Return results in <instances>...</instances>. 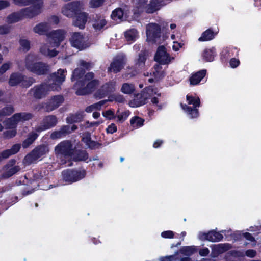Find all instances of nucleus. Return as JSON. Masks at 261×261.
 <instances>
[{
  "instance_id": "17",
  "label": "nucleus",
  "mask_w": 261,
  "mask_h": 261,
  "mask_svg": "<svg viewBox=\"0 0 261 261\" xmlns=\"http://www.w3.org/2000/svg\"><path fill=\"white\" fill-rule=\"evenodd\" d=\"M72 46L81 50L85 49L87 46L84 41L83 35L80 32H74L70 39Z\"/></svg>"
},
{
  "instance_id": "51",
  "label": "nucleus",
  "mask_w": 261,
  "mask_h": 261,
  "mask_svg": "<svg viewBox=\"0 0 261 261\" xmlns=\"http://www.w3.org/2000/svg\"><path fill=\"white\" fill-rule=\"evenodd\" d=\"M19 43L23 50L25 52L28 51L31 48L30 42L27 39H20Z\"/></svg>"
},
{
  "instance_id": "35",
  "label": "nucleus",
  "mask_w": 261,
  "mask_h": 261,
  "mask_svg": "<svg viewBox=\"0 0 261 261\" xmlns=\"http://www.w3.org/2000/svg\"><path fill=\"white\" fill-rule=\"evenodd\" d=\"M39 135L37 133L31 132L28 135L27 138L22 142V146L23 148L29 147L38 138Z\"/></svg>"
},
{
  "instance_id": "31",
  "label": "nucleus",
  "mask_w": 261,
  "mask_h": 261,
  "mask_svg": "<svg viewBox=\"0 0 261 261\" xmlns=\"http://www.w3.org/2000/svg\"><path fill=\"white\" fill-rule=\"evenodd\" d=\"M216 35V33H214L211 28H208L202 33L201 36L198 38V41L204 42L212 40L215 38Z\"/></svg>"
},
{
  "instance_id": "39",
  "label": "nucleus",
  "mask_w": 261,
  "mask_h": 261,
  "mask_svg": "<svg viewBox=\"0 0 261 261\" xmlns=\"http://www.w3.org/2000/svg\"><path fill=\"white\" fill-rule=\"evenodd\" d=\"M198 251V249L195 246H184L180 249V252L184 255L190 256Z\"/></svg>"
},
{
  "instance_id": "62",
  "label": "nucleus",
  "mask_w": 261,
  "mask_h": 261,
  "mask_svg": "<svg viewBox=\"0 0 261 261\" xmlns=\"http://www.w3.org/2000/svg\"><path fill=\"white\" fill-rule=\"evenodd\" d=\"M154 68L155 72L157 74H160L159 77L163 78L165 76V73L164 71L161 70L162 69V67L160 65H155L154 66Z\"/></svg>"
},
{
  "instance_id": "45",
  "label": "nucleus",
  "mask_w": 261,
  "mask_h": 261,
  "mask_svg": "<svg viewBox=\"0 0 261 261\" xmlns=\"http://www.w3.org/2000/svg\"><path fill=\"white\" fill-rule=\"evenodd\" d=\"M39 0H12L13 3L18 6H26L35 3Z\"/></svg>"
},
{
  "instance_id": "44",
  "label": "nucleus",
  "mask_w": 261,
  "mask_h": 261,
  "mask_svg": "<svg viewBox=\"0 0 261 261\" xmlns=\"http://www.w3.org/2000/svg\"><path fill=\"white\" fill-rule=\"evenodd\" d=\"M124 14V10L121 8H117L112 11L111 17L113 19H121Z\"/></svg>"
},
{
  "instance_id": "48",
  "label": "nucleus",
  "mask_w": 261,
  "mask_h": 261,
  "mask_svg": "<svg viewBox=\"0 0 261 261\" xmlns=\"http://www.w3.org/2000/svg\"><path fill=\"white\" fill-rule=\"evenodd\" d=\"M144 120L138 116H134L130 120L132 125L136 124L137 127H141L144 124Z\"/></svg>"
},
{
  "instance_id": "40",
  "label": "nucleus",
  "mask_w": 261,
  "mask_h": 261,
  "mask_svg": "<svg viewBox=\"0 0 261 261\" xmlns=\"http://www.w3.org/2000/svg\"><path fill=\"white\" fill-rule=\"evenodd\" d=\"M110 84L106 83L103 85L102 89H98L95 93V95L96 98L101 99L105 97L110 91L109 90Z\"/></svg>"
},
{
  "instance_id": "60",
  "label": "nucleus",
  "mask_w": 261,
  "mask_h": 261,
  "mask_svg": "<svg viewBox=\"0 0 261 261\" xmlns=\"http://www.w3.org/2000/svg\"><path fill=\"white\" fill-rule=\"evenodd\" d=\"M117 130V126L114 123H111L106 128V132L107 134H113Z\"/></svg>"
},
{
  "instance_id": "47",
  "label": "nucleus",
  "mask_w": 261,
  "mask_h": 261,
  "mask_svg": "<svg viewBox=\"0 0 261 261\" xmlns=\"http://www.w3.org/2000/svg\"><path fill=\"white\" fill-rule=\"evenodd\" d=\"M14 111V108L11 105L7 106L0 110V112L5 117L11 115Z\"/></svg>"
},
{
  "instance_id": "13",
  "label": "nucleus",
  "mask_w": 261,
  "mask_h": 261,
  "mask_svg": "<svg viewBox=\"0 0 261 261\" xmlns=\"http://www.w3.org/2000/svg\"><path fill=\"white\" fill-rule=\"evenodd\" d=\"M57 122L58 120L56 116L53 115L47 116L43 119L41 125L35 128V130L37 133H41L54 127Z\"/></svg>"
},
{
  "instance_id": "20",
  "label": "nucleus",
  "mask_w": 261,
  "mask_h": 261,
  "mask_svg": "<svg viewBox=\"0 0 261 261\" xmlns=\"http://www.w3.org/2000/svg\"><path fill=\"white\" fill-rule=\"evenodd\" d=\"M33 92V96L36 99H40L44 97L48 92V86L46 84L41 83L31 89Z\"/></svg>"
},
{
  "instance_id": "27",
  "label": "nucleus",
  "mask_w": 261,
  "mask_h": 261,
  "mask_svg": "<svg viewBox=\"0 0 261 261\" xmlns=\"http://www.w3.org/2000/svg\"><path fill=\"white\" fill-rule=\"evenodd\" d=\"M160 8L161 5L159 0H150L149 3L147 4L144 10L148 14H152L159 10Z\"/></svg>"
},
{
  "instance_id": "41",
  "label": "nucleus",
  "mask_w": 261,
  "mask_h": 261,
  "mask_svg": "<svg viewBox=\"0 0 261 261\" xmlns=\"http://www.w3.org/2000/svg\"><path fill=\"white\" fill-rule=\"evenodd\" d=\"M138 35V31L136 29H132L124 33V36L127 41H134Z\"/></svg>"
},
{
  "instance_id": "10",
  "label": "nucleus",
  "mask_w": 261,
  "mask_h": 261,
  "mask_svg": "<svg viewBox=\"0 0 261 261\" xmlns=\"http://www.w3.org/2000/svg\"><path fill=\"white\" fill-rule=\"evenodd\" d=\"M62 95H58L52 96L46 102L42 104V108L47 112H50L58 108L64 102Z\"/></svg>"
},
{
  "instance_id": "56",
  "label": "nucleus",
  "mask_w": 261,
  "mask_h": 261,
  "mask_svg": "<svg viewBox=\"0 0 261 261\" xmlns=\"http://www.w3.org/2000/svg\"><path fill=\"white\" fill-rule=\"evenodd\" d=\"M11 27L7 24L0 25V35L8 34L11 31Z\"/></svg>"
},
{
  "instance_id": "53",
  "label": "nucleus",
  "mask_w": 261,
  "mask_h": 261,
  "mask_svg": "<svg viewBox=\"0 0 261 261\" xmlns=\"http://www.w3.org/2000/svg\"><path fill=\"white\" fill-rule=\"evenodd\" d=\"M107 24V21L105 19H101L94 22L93 24V27L96 30H100Z\"/></svg>"
},
{
  "instance_id": "9",
  "label": "nucleus",
  "mask_w": 261,
  "mask_h": 261,
  "mask_svg": "<svg viewBox=\"0 0 261 261\" xmlns=\"http://www.w3.org/2000/svg\"><path fill=\"white\" fill-rule=\"evenodd\" d=\"M48 151L49 148L47 145L41 144L37 146L30 153L27 154L25 159L32 162L45 155Z\"/></svg>"
},
{
  "instance_id": "30",
  "label": "nucleus",
  "mask_w": 261,
  "mask_h": 261,
  "mask_svg": "<svg viewBox=\"0 0 261 261\" xmlns=\"http://www.w3.org/2000/svg\"><path fill=\"white\" fill-rule=\"evenodd\" d=\"M23 75L18 72H14L11 74L9 80V84L11 86H15L23 81Z\"/></svg>"
},
{
  "instance_id": "4",
  "label": "nucleus",
  "mask_w": 261,
  "mask_h": 261,
  "mask_svg": "<svg viewBox=\"0 0 261 261\" xmlns=\"http://www.w3.org/2000/svg\"><path fill=\"white\" fill-rule=\"evenodd\" d=\"M86 175V172L84 169L78 170L68 169L63 170L62 172L63 180L70 184L82 179L85 177Z\"/></svg>"
},
{
  "instance_id": "22",
  "label": "nucleus",
  "mask_w": 261,
  "mask_h": 261,
  "mask_svg": "<svg viewBox=\"0 0 261 261\" xmlns=\"http://www.w3.org/2000/svg\"><path fill=\"white\" fill-rule=\"evenodd\" d=\"M82 141L90 149H98L102 146V144L97 141L92 140L91 134L89 132L84 134Z\"/></svg>"
},
{
  "instance_id": "32",
  "label": "nucleus",
  "mask_w": 261,
  "mask_h": 261,
  "mask_svg": "<svg viewBox=\"0 0 261 261\" xmlns=\"http://www.w3.org/2000/svg\"><path fill=\"white\" fill-rule=\"evenodd\" d=\"M23 19L20 10L14 12L8 15L6 18V22L8 24H13Z\"/></svg>"
},
{
  "instance_id": "28",
  "label": "nucleus",
  "mask_w": 261,
  "mask_h": 261,
  "mask_svg": "<svg viewBox=\"0 0 261 261\" xmlns=\"http://www.w3.org/2000/svg\"><path fill=\"white\" fill-rule=\"evenodd\" d=\"M216 55V49L213 47L211 48L204 49L202 54V57L205 62H212Z\"/></svg>"
},
{
  "instance_id": "63",
  "label": "nucleus",
  "mask_w": 261,
  "mask_h": 261,
  "mask_svg": "<svg viewBox=\"0 0 261 261\" xmlns=\"http://www.w3.org/2000/svg\"><path fill=\"white\" fill-rule=\"evenodd\" d=\"M62 137L64 136L61 132L60 130L54 131L50 135V138L52 139H57L61 138Z\"/></svg>"
},
{
  "instance_id": "50",
  "label": "nucleus",
  "mask_w": 261,
  "mask_h": 261,
  "mask_svg": "<svg viewBox=\"0 0 261 261\" xmlns=\"http://www.w3.org/2000/svg\"><path fill=\"white\" fill-rule=\"evenodd\" d=\"M130 114V111L129 110H126L117 115L116 116L117 118V122L119 123H123L127 119Z\"/></svg>"
},
{
  "instance_id": "29",
  "label": "nucleus",
  "mask_w": 261,
  "mask_h": 261,
  "mask_svg": "<svg viewBox=\"0 0 261 261\" xmlns=\"http://www.w3.org/2000/svg\"><path fill=\"white\" fill-rule=\"evenodd\" d=\"M43 177V176L42 175V173L41 172L36 171L35 172H33L32 179H29L27 175L24 176L25 180H23V184L27 186H30V185H32L33 183L35 182H37L40 180L42 179Z\"/></svg>"
},
{
  "instance_id": "8",
  "label": "nucleus",
  "mask_w": 261,
  "mask_h": 261,
  "mask_svg": "<svg viewBox=\"0 0 261 261\" xmlns=\"http://www.w3.org/2000/svg\"><path fill=\"white\" fill-rule=\"evenodd\" d=\"M81 6L79 1H73L65 5L62 8V13L68 18H73L80 11Z\"/></svg>"
},
{
  "instance_id": "24",
  "label": "nucleus",
  "mask_w": 261,
  "mask_h": 261,
  "mask_svg": "<svg viewBox=\"0 0 261 261\" xmlns=\"http://www.w3.org/2000/svg\"><path fill=\"white\" fill-rule=\"evenodd\" d=\"M115 101L119 103H124L125 98L123 96L120 94H114L111 95L108 100H102L95 103L97 109H101L103 105L106 104L108 101L112 102Z\"/></svg>"
},
{
  "instance_id": "7",
  "label": "nucleus",
  "mask_w": 261,
  "mask_h": 261,
  "mask_svg": "<svg viewBox=\"0 0 261 261\" xmlns=\"http://www.w3.org/2000/svg\"><path fill=\"white\" fill-rule=\"evenodd\" d=\"M150 90L149 87H146L140 93L136 94L134 99L130 102V106L132 107H139L146 104L150 97L148 92Z\"/></svg>"
},
{
  "instance_id": "33",
  "label": "nucleus",
  "mask_w": 261,
  "mask_h": 261,
  "mask_svg": "<svg viewBox=\"0 0 261 261\" xmlns=\"http://www.w3.org/2000/svg\"><path fill=\"white\" fill-rule=\"evenodd\" d=\"M231 248L230 244L228 243L219 244L215 245L212 249L213 252L217 255L222 254Z\"/></svg>"
},
{
  "instance_id": "36",
  "label": "nucleus",
  "mask_w": 261,
  "mask_h": 261,
  "mask_svg": "<svg viewBox=\"0 0 261 261\" xmlns=\"http://www.w3.org/2000/svg\"><path fill=\"white\" fill-rule=\"evenodd\" d=\"M147 52L146 50H141L138 55V58L136 60L135 64L138 67L142 68L145 66V64L147 58Z\"/></svg>"
},
{
  "instance_id": "19",
  "label": "nucleus",
  "mask_w": 261,
  "mask_h": 261,
  "mask_svg": "<svg viewBox=\"0 0 261 261\" xmlns=\"http://www.w3.org/2000/svg\"><path fill=\"white\" fill-rule=\"evenodd\" d=\"M73 24L80 29H84L87 22L88 14L85 12L80 11L75 16Z\"/></svg>"
},
{
  "instance_id": "52",
  "label": "nucleus",
  "mask_w": 261,
  "mask_h": 261,
  "mask_svg": "<svg viewBox=\"0 0 261 261\" xmlns=\"http://www.w3.org/2000/svg\"><path fill=\"white\" fill-rule=\"evenodd\" d=\"M102 114L103 117L108 120H113L116 117V116L115 115L114 111L112 109H109L103 112Z\"/></svg>"
},
{
  "instance_id": "23",
  "label": "nucleus",
  "mask_w": 261,
  "mask_h": 261,
  "mask_svg": "<svg viewBox=\"0 0 261 261\" xmlns=\"http://www.w3.org/2000/svg\"><path fill=\"white\" fill-rule=\"evenodd\" d=\"M74 148L72 156L73 161L75 162L77 161H86L88 159L89 155L87 151L82 149H75Z\"/></svg>"
},
{
  "instance_id": "54",
  "label": "nucleus",
  "mask_w": 261,
  "mask_h": 261,
  "mask_svg": "<svg viewBox=\"0 0 261 261\" xmlns=\"http://www.w3.org/2000/svg\"><path fill=\"white\" fill-rule=\"evenodd\" d=\"M106 0H90L89 5L92 8H97L102 6Z\"/></svg>"
},
{
  "instance_id": "1",
  "label": "nucleus",
  "mask_w": 261,
  "mask_h": 261,
  "mask_svg": "<svg viewBox=\"0 0 261 261\" xmlns=\"http://www.w3.org/2000/svg\"><path fill=\"white\" fill-rule=\"evenodd\" d=\"M38 55L35 54H28L25 59L26 69L32 73L38 75H46L49 73V65L45 62L40 61Z\"/></svg>"
},
{
  "instance_id": "57",
  "label": "nucleus",
  "mask_w": 261,
  "mask_h": 261,
  "mask_svg": "<svg viewBox=\"0 0 261 261\" xmlns=\"http://www.w3.org/2000/svg\"><path fill=\"white\" fill-rule=\"evenodd\" d=\"M11 64L10 63H4L0 67V75H3L5 73L7 70H8L11 66Z\"/></svg>"
},
{
  "instance_id": "37",
  "label": "nucleus",
  "mask_w": 261,
  "mask_h": 261,
  "mask_svg": "<svg viewBox=\"0 0 261 261\" xmlns=\"http://www.w3.org/2000/svg\"><path fill=\"white\" fill-rule=\"evenodd\" d=\"M20 148L21 145L20 144H15L10 149L3 151V155L7 159L9 156L16 154L20 150Z\"/></svg>"
},
{
  "instance_id": "61",
  "label": "nucleus",
  "mask_w": 261,
  "mask_h": 261,
  "mask_svg": "<svg viewBox=\"0 0 261 261\" xmlns=\"http://www.w3.org/2000/svg\"><path fill=\"white\" fill-rule=\"evenodd\" d=\"M240 64V60L236 58H232L229 61L230 66L232 68L237 67Z\"/></svg>"
},
{
  "instance_id": "49",
  "label": "nucleus",
  "mask_w": 261,
  "mask_h": 261,
  "mask_svg": "<svg viewBox=\"0 0 261 261\" xmlns=\"http://www.w3.org/2000/svg\"><path fill=\"white\" fill-rule=\"evenodd\" d=\"M35 82V80L32 77L27 79L25 75H23V81L21 82L20 86L24 88L29 87L32 84Z\"/></svg>"
},
{
  "instance_id": "3",
  "label": "nucleus",
  "mask_w": 261,
  "mask_h": 261,
  "mask_svg": "<svg viewBox=\"0 0 261 261\" xmlns=\"http://www.w3.org/2000/svg\"><path fill=\"white\" fill-rule=\"evenodd\" d=\"M187 101L189 105H192L193 108L188 106L186 104L181 103L182 110L187 114L191 118H196L199 115V110L197 108L200 106V100L198 97L187 95Z\"/></svg>"
},
{
  "instance_id": "38",
  "label": "nucleus",
  "mask_w": 261,
  "mask_h": 261,
  "mask_svg": "<svg viewBox=\"0 0 261 261\" xmlns=\"http://www.w3.org/2000/svg\"><path fill=\"white\" fill-rule=\"evenodd\" d=\"M66 69H59L57 72L53 73L51 77L58 83H62L65 80Z\"/></svg>"
},
{
  "instance_id": "6",
  "label": "nucleus",
  "mask_w": 261,
  "mask_h": 261,
  "mask_svg": "<svg viewBox=\"0 0 261 261\" xmlns=\"http://www.w3.org/2000/svg\"><path fill=\"white\" fill-rule=\"evenodd\" d=\"M66 32L63 29H57L49 32L47 35L53 47H58L65 39Z\"/></svg>"
},
{
  "instance_id": "25",
  "label": "nucleus",
  "mask_w": 261,
  "mask_h": 261,
  "mask_svg": "<svg viewBox=\"0 0 261 261\" xmlns=\"http://www.w3.org/2000/svg\"><path fill=\"white\" fill-rule=\"evenodd\" d=\"M206 74V69H202L192 74L189 79L190 84L192 85L198 84L202 79L205 77Z\"/></svg>"
},
{
  "instance_id": "12",
  "label": "nucleus",
  "mask_w": 261,
  "mask_h": 261,
  "mask_svg": "<svg viewBox=\"0 0 261 261\" xmlns=\"http://www.w3.org/2000/svg\"><path fill=\"white\" fill-rule=\"evenodd\" d=\"M31 5H32V7H26L20 10L23 18L24 17L32 18L40 13L42 5L41 2L39 1Z\"/></svg>"
},
{
  "instance_id": "14",
  "label": "nucleus",
  "mask_w": 261,
  "mask_h": 261,
  "mask_svg": "<svg viewBox=\"0 0 261 261\" xmlns=\"http://www.w3.org/2000/svg\"><path fill=\"white\" fill-rule=\"evenodd\" d=\"M198 238L202 241H208L212 242H218L223 240V236L216 230H212L207 232H200Z\"/></svg>"
},
{
  "instance_id": "21",
  "label": "nucleus",
  "mask_w": 261,
  "mask_h": 261,
  "mask_svg": "<svg viewBox=\"0 0 261 261\" xmlns=\"http://www.w3.org/2000/svg\"><path fill=\"white\" fill-rule=\"evenodd\" d=\"M239 50L237 47L224 48L220 53V59L222 62H226L233 56H238Z\"/></svg>"
},
{
  "instance_id": "34",
  "label": "nucleus",
  "mask_w": 261,
  "mask_h": 261,
  "mask_svg": "<svg viewBox=\"0 0 261 261\" xmlns=\"http://www.w3.org/2000/svg\"><path fill=\"white\" fill-rule=\"evenodd\" d=\"M49 30L48 23L45 22H40L37 24L33 28V31L38 34L39 35H42L45 34Z\"/></svg>"
},
{
  "instance_id": "64",
  "label": "nucleus",
  "mask_w": 261,
  "mask_h": 261,
  "mask_svg": "<svg viewBox=\"0 0 261 261\" xmlns=\"http://www.w3.org/2000/svg\"><path fill=\"white\" fill-rule=\"evenodd\" d=\"M231 237L234 240L239 241L242 239V238L243 237V233H241L239 231H236L231 234Z\"/></svg>"
},
{
  "instance_id": "55",
  "label": "nucleus",
  "mask_w": 261,
  "mask_h": 261,
  "mask_svg": "<svg viewBox=\"0 0 261 261\" xmlns=\"http://www.w3.org/2000/svg\"><path fill=\"white\" fill-rule=\"evenodd\" d=\"M17 132L15 129L7 130L3 132V137L5 139H10L15 137Z\"/></svg>"
},
{
  "instance_id": "2",
  "label": "nucleus",
  "mask_w": 261,
  "mask_h": 261,
  "mask_svg": "<svg viewBox=\"0 0 261 261\" xmlns=\"http://www.w3.org/2000/svg\"><path fill=\"white\" fill-rule=\"evenodd\" d=\"M168 29V24L160 25L155 22H151L146 26V41L151 44H160L161 41L162 33Z\"/></svg>"
},
{
  "instance_id": "11",
  "label": "nucleus",
  "mask_w": 261,
  "mask_h": 261,
  "mask_svg": "<svg viewBox=\"0 0 261 261\" xmlns=\"http://www.w3.org/2000/svg\"><path fill=\"white\" fill-rule=\"evenodd\" d=\"M154 60L160 65L168 64L171 62L170 56L164 45H160L156 50Z\"/></svg>"
},
{
  "instance_id": "18",
  "label": "nucleus",
  "mask_w": 261,
  "mask_h": 261,
  "mask_svg": "<svg viewBox=\"0 0 261 261\" xmlns=\"http://www.w3.org/2000/svg\"><path fill=\"white\" fill-rule=\"evenodd\" d=\"M33 117V115L29 112H20L14 114L12 117L9 118L7 123L10 125L17 124L19 122H24L31 119Z\"/></svg>"
},
{
  "instance_id": "5",
  "label": "nucleus",
  "mask_w": 261,
  "mask_h": 261,
  "mask_svg": "<svg viewBox=\"0 0 261 261\" xmlns=\"http://www.w3.org/2000/svg\"><path fill=\"white\" fill-rule=\"evenodd\" d=\"M74 148L73 145L69 140H64L59 143L55 148V152L57 155L64 156L65 158L72 156Z\"/></svg>"
},
{
  "instance_id": "42",
  "label": "nucleus",
  "mask_w": 261,
  "mask_h": 261,
  "mask_svg": "<svg viewBox=\"0 0 261 261\" xmlns=\"http://www.w3.org/2000/svg\"><path fill=\"white\" fill-rule=\"evenodd\" d=\"M83 116L81 114H75L72 115L66 118V121L69 124H73L74 123H78L82 121Z\"/></svg>"
},
{
  "instance_id": "46",
  "label": "nucleus",
  "mask_w": 261,
  "mask_h": 261,
  "mask_svg": "<svg viewBox=\"0 0 261 261\" xmlns=\"http://www.w3.org/2000/svg\"><path fill=\"white\" fill-rule=\"evenodd\" d=\"M20 170V168L19 166H15L5 172L4 174V176L6 178L10 177L18 172Z\"/></svg>"
},
{
  "instance_id": "15",
  "label": "nucleus",
  "mask_w": 261,
  "mask_h": 261,
  "mask_svg": "<svg viewBox=\"0 0 261 261\" xmlns=\"http://www.w3.org/2000/svg\"><path fill=\"white\" fill-rule=\"evenodd\" d=\"M99 84L98 80H93L83 86H80L75 91V94L79 96L86 95L92 92Z\"/></svg>"
},
{
  "instance_id": "26",
  "label": "nucleus",
  "mask_w": 261,
  "mask_h": 261,
  "mask_svg": "<svg viewBox=\"0 0 261 261\" xmlns=\"http://www.w3.org/2000/svg\"><path fill=\"white\" fill-rule=\"evenodd\" d=\"M124 67V62L122 59L114 60L108 68V71L117 73L120 72Z\"/></svg>"
},
{
  "instance_id": "59",
  "label": "nucleus",
  "mask_w": 261,
  "mask_h": 261,
  "mask_svg": "<svg viewBox=\"0 0 261 261\" xmlns=\"http://www.w3.org/2000/svg\"><path fill=\"white\" fill-rule=\"evenodd\" d=\"M162 237L164 238L172 239L174 238V232L171 230L164 231L161 233Z\"/></svg>"
},
{
  "instance_id": "43",
  "label": "nucleus",
  "mask_w": 261,
  "mask_h": 261,
  "mask_svg": "<svg viewBox=\"0 0 261 261\" xmlns=\"http://www.w3.org/2000/svg\"><path fill=\"white\" fill-rule=\"evenodd\" d=\"M121 91L124 94H132L135 91V87L133 84L125 83L122 85Z\"/></svg>"
},
{
  "instance_id": "58",
  "label": "nucleus",
  "mask_w": 261,
  "mask_h": 261,
  "mask_svg": "<svg viewBox=\"0 0 261 261\" xmlns=\"http://www.w3.org/2000/svg\"><path fill=\"white\" fill-rule=\"evenodd\" d=\"M136 7L138 9H145L148 2V0H136Z\"/></svg>"
},
{
  "instance_id": "16",
  "label": "nucleus",
  "mask_w": 261,
  "mask_h": 261,
  "mask_svg": "<svg viewBox=\"0 0 261 261\" xmlns=\"http://www.w3.org/2000/svg\"><path fill=\"white\" fill-rule=\"evenodd\" d=\"M85 74V70L82 68H77L73 71L71 79L72 81H76L74 85V88L75 90L80 86H83L86 85V81L84 80Z\"/></svg>"
}]
</instances>
